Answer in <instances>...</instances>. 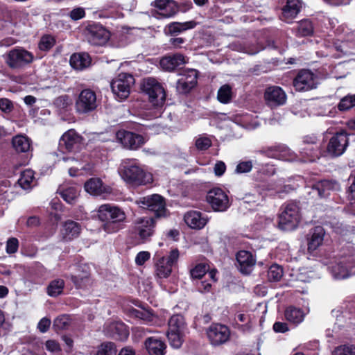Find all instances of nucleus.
Segmentation results:
<instances>
[{
  "label": "nucleus",
  "mask_w": 355,
  "mask_h": 355,
  "mask_svg": "<svg viewBox=\"0 0 355 355\" xmlns=\"http://www.w3.org/2000/svg\"><path fill=\"white\" fill-rule=\"evenodd\" d=\"M339 189L340 185L336 181L324 180L313 184L308 193L312 195L313 198L316 196L324 198L329 194L331 191Z\"/></svg>",
  "instance_id": "4be33fe9"
},
{
  "label": "nucleus",
  "mask_w": 355,
  "mask_h": 355,
  "mask_svg": "<svg viewBox=\"0 0 355 355\" xmlns=\"http://www.w3.org/2000/svg\"><path fill=\"white\" fill-rule=\"evenodd\" d=\"M85 15V10L82 8H76L73 9L69 16L73 20H79L83 18Z\"/></svg>",
  "instance_id": "774afa93"
},
{
  "label": "nucleus",
  "mask_w": 355,
  "mask_h": 355,
  "mask_svg": "<svg viewBox=\"0 0 355 355\" xmlns=\"http://www.w3.org/2000/svg\"><path fill=\"white\" fill-rule=\"evenodd\" d=\"M84 187L88 193L103 198H107L112 193V188L105 184L100 178H92L88 180L85 183Z\"/></svg>",
  "instance_id": "aec40b11"
},
{
  "label": "nucleus",
  "mask_w": 355,
  "mask_h": 355,
  "mask_svg": "<svg viewBox=\"0 0 355 355\" xmlns=\"http://www.w3.org/2000/svg\"><path fill=\"white\" fill-rule=\"evenodd\" d=\"M300 220V209L295 202H289L282 207L279 216V227L285 231L295 229Z\"/></svg>",
  "instance_id": "39448f33"
},
{
  "label": "nucleus",
  "mask_w": 355,
  "mask_h": 355,
  "mask_svg": "<svg viewBox=\"0 0 355 355\" xmlns=\"http://www.w3.org/2000/svg\"><path fill=\"white\" fill-rule=\"evenodd\" d=\"M333 277L336 279H343L355 275V266L346 260L339 261L329 267Z\"/></svg>",
  "instance_id": "b1692460"
},
{
  "label": "nucleus",
  "mask_w": 355,
  "mask_h": 355,
  "mask_svg": "<svg viewBox=\"0 0 355 355\" xmlns=\"http://www.w3.org/2000/svg\"><path fill=\"white\" fill-rule=\"evenodd\" d=\"M19 184L24 189H28L34 185L35 177L34 172L31 169L24 171L18 180Z\"/></svg>",
  "instance_id": "a19ab883"
},
{
  "label": "nucleus",
  "mask_w": 355,
  "mask_h": 355,
  "mask_svg": "<svg viewBox=\"0 0 355 355\" xmlns=\"http://www.w3.org/2000/svg\"><path fill=\"white\" fill-rule=\"evenodd\" d=\"M326 234L322 226H316L311 229L307 235V245L309 252H313L322 245Z\"/></svg>",
  "instance_id": "a878e982"
},
{
  "label": "nucleus",
  "mask_w": 355,
  "mask_h": 355,
  "mask_svg": "<svg viewBox=\"0 0 355 355\" xmlns=\"http://www.w3.org/2000/svg\"><path fill=\"white\" fill-rule=\"evenodd\" d=\"M70 65L76 70L82 71L91 64V58L87 53H73L70 58Z\"/></svg>",
  "instance_id": "72a5a7b5"
},
{
  "label": "nucleus",
  "mask_w": 355,
  "mask_h": 355,
  "mask_svg": "<svg viewBox=\"0 0 355 355\" xmlns=\"http://www.w3.org/2000/svg\"><path fill=\"white\" fill-rule=\"evenodd\" d=\"M59 194L62 199L69 204H73L77 198L79 191L76 187H69L68 188H60Z\"/></svg>",
  "instance_id": "ea45409f"
},
{
  "label": "nucleus",
  "mask_w": 355,
  "mask_h": 355,
  "mask_svg": "<svg viewBox=\"0 0 355 355\" xmlns=\"http://www.w3.org/2000/svg\"><path fill=\"white\" fill-rule=\"evenodd\" d=\"M80 230V225L77 222L68 220L63 225L62 235L65 241H71L79 236Z\"/></svg>",
  "instance_id": "f704fd0d"
},
{
  "label": "nucleus",
  "mask_w": 355,
  "mask_h": 355,
  "mask_svg": "<svg viewBox=\"0 0 355 355\" xmlns=\"http://www.w3.org/2000/svg\"><path fill=\"white\" fill-rule=\"evenodd\" d=\"M116 352L114 343L105 342L98 347L96 355H116Z\"/></svg>",
  "instance_id": "de8ad7c7"
},
{
  "label": "nucleus",
  "mask_w": 355,
  "mask_h": 355,
  "mask_svg": "<svg viewBox=\"0 0 355 355\" xmlns=\"http://www.w3.org/2000/svg\"><path fill=\"white\" fill-rule=\"evenodd\" d=\"M298 160L296 162H314L319 159L321 155L320 144L316 142V139L306 138L303 141L302 146L300 148Z\"/></svg>",
  "instance_id": "ddd939ff"
},
{
  "label": "nucleus",
  "mask_w": 355,
  "mask_h": 355,
  "mask_svg": "<svg viewBox=\"0 0 355 355\" xmlns=\"http://www.w3.org/2000/svg\"><path fill=\"white\" fill-rule=\"evenodd\" d=\"M295 31V35L299 37L310 35L313 31L312 23L308 19L302 20L297 24Z\"/></svg>",
  "instance_id": "79ce46f5"
},
{
  "label": "nucleus",
  "mask_w": 355,
  "mask_h": 355,
  "mask_svg": "<svg viewBox=\"0 0 355 355\" xmlns=\"http://www.w3.org/2000/svg\"><path fill=\"white\" fill-rule=\"evenodd\" d=\"M207 336L212 345H220L225 343L230 338L229 328L220 324H212L207 331Z\"/></svg>",
  "instance_id": "2eb2a0df"
},
{
  "label": "nucleus",
  "mask_w": 355,
  "mask_h": 355,
  "mask_svg": "<svg viewBox=\"0 0 355 355\" xmlns=\"http://www.w3.org/2000/svg\"><path fill=\"white\" fill-rule=\"evenodd\" d=\"M196 25L197 23L195 21L183 23L172 22L167 26L166 30L170 35H178L183 31L195 28Z\"/></svg>",
  "instance_id": "c9c22d12"
},
{
  "label": "nucleus",
  "mask_w": 355,
  "mask_h": 355,
  "mask_svg": "<svg viewBox=\"0 0 355 355\" xmlns=\"http://www.w3.org/2000/svg\"><path fill=\"white\" fill-rule=\"evenodd\" d=\"M349 191L352 195V199L350 200V202L347 207L348 211L352 214L355 215V171L354 175V180L349 187Z\"/></svg>",
  "instance_id": "680f3d73"
},
{
  "label": "nucleus",
  "mask_w": 355,
  "mask_h": 355,
  "mask_svg": "<svg viewBox=\"0 0 355 355\" xmlns=\"http://www.w3.org/2000/svg\"><path fill=\"white\" fill-rule=\"evenodd\" d=\"M83 137L73 129L65 132L59 141V148L62 151L76 153L83 144Z\"/></svg>",
  "instance_id": "f8f14e48"
},
{
  "label": "nucleus",
  "mask_w": 355,
  "mask_h": 355,
  "mask_svg": "<svg viewBox=\"0 0 355 355\" xmlns=\"http://www.w3.org/2000/svg\"><path fill=\"white\" fill-rule=\"evenodd\" d=\"M104 334L109 338L125 340L129 336V330L127 326L120 321H107L103 327Z\"/></svg>",
  "instance_id": "f3484780"
},
{
  "label": "nucleus",
  "mask_w": 355,
  "mask_h": 355,
  "mask_svg": "<svg viewBox=\"0 0 355 355\" xmlns=\"http://www.w3.org/2000/svg\"><path fill=\"white\" fill-rule=\"evenodd\" d=\"M253 167L252 160L241 161L238 163L235 168L236 173H245L251 171Z\"/></svg>",
  "instance_id": "bf43d9fd"
},
{
  "label": "nucleus",
  "mask_w": 355,
  "mask_h": 355,
  "mask_svg": "<svg viewBox=\"0 0 355 355\" xmlns=\"http://www.w3.org/2000/svg\"><path fill=\"white\" fill-rule=\"evenodd\" d=\"M19 247V241L16 238H10L6 243V252L8 254H12L17 251Z\"/></svg>",
  "instance_id": "e2e57ef3"
},
{
  "label": "nucleus",
  "mask_w": 355,
  "mask_h": 355,
  "mask_svg": "<svg viewBox=\"0 0 355 355\" xmlns=\"http://www.w3.org/2000/svg\"><path fill=\"white\" fill-rule=\"evenodd\" d=\"M32 53L22 48L13 49L8 54L7 63L11 68H19L33 62Z\"/></svg>",
  "instance_id": "dca6fc26"
},
{
  "label": "nucleus",
  "mask_w": 355,
  "mask_h": 355,
  "mask_svg": "<svg viewBox=\"0 0 355 355\" xmlns=\"http://www.w3.org/2000/svg\"><path fill=\"white\" fill-rule=\"evenodd\" d=\"M157 18H169L178 11L177 3L173 0H156L154 2Z\"/></svg>",
  "instance_id": "393cba45"
},
{
  "label": "nucleus",
  "mask_w": 355,
  "mask_h": 355,
  "mask_svg": "<svg viewBox=\"0 0 355 355\" xmlns=\"http://www.w3.org/2000/svg\"><path fill=\"white\" fill-rule=\"evenodd\" d=\"M85 37L91 45L104 46L110 38V33L102 24L92 21L85 27Z\"/></svg>",
  "instance_id": "423d86ee"
},
{
  "label": "nucleus",
  "mask_w": 355,
  "mask_h": 355,
  "mask_svg": "<svg viewBox=\"0 0 355 355\" xmlns=\"http://www.w3.org/2000/svg\"><path fill=\"white\" fill-rule=\"evenodd\" d=\"M232 88L230 85L225 84L219 88L217 93V98L220 103L227 104L232 101Z\"/></svg>",
  "instance_id": "37998d69"
},
{
  "label": "nucleus",
  "mask_w": 355,
  "mask_h": 355,
  "mask_svg": "<svg viewBox=\"0 0 355 355\" xmlns=\"http://www.w3.org/2000/svg\"><path fill=\"white\" fill-rule=\"evenodd\" d=\"M257 153L284 162H291L298 160V155L286 144L281 143L263 146L257 150Z\"/></svg>",
  "instance_id": "20e7f679"
},
{
  "label": "nucleus",
  "mask_w": 355,
  "mask_h": 355,
  "mask_svg": "<svg viewBox=\"0 0 355 355\" xmlns=\"http://www.w3.org/2000/svg\"><path fill=\"white\" fill-rule=\"evenodd\" d=\"M331 355H355V346L353 345H340L332 351Z\"/></svg>",
  "instance_id": "5fc2aeb1"
},
{
  "label": "nucleus",
  "mask_w": 355,
  "mask_h": 355,
  "mask_svg": "<svg viewBox=\"0 0 355 355\" xmlns=\"http://www.w3.org/2000/svg\"><path fill=\"white\" fill-rule=\"evenodd\" d=\"M12 146L18 153L28 152L31 148L30 139L24 135H17L12 138Z\"/></svg>",
  "instance_id": "4c0bfd02"
},
{
  "label": "nucleus",
  "mask_w": 355,
  "mask_h": 355,
  "mask_svg": "<svg viewBox=\"0 0 355 355\" xmlns=\"http://www.w3.org/2000/svg\"><path fill=\"white\" fill-rule=\"evenodd\" d=\"M0 110L6 114L11 112L13 110L12 101L6 98H0Z\"/></svg>",
  "instance_id": "0e129e2a"
},
{
  "label": "nucleus",
  "mask_w": 355,
  "mask_h": 355,
  "mask_svg": "<svg viewBox=\"0 0 355 355\" xmlns=\"http://www.w3.org/2000/svg\"><path fill=\"white\" fill-rule=\"evenodd\" d=\"M141 88L148 96L149 103L153 108L140 114L147 120L160 116L166 101L164 87L155 78H147L144 79Z\"/></svg>",
  "instance_id": "f257e3e1"
},
{
  "label": "nucleus",
  "mask_w": 355,
  "mask_h": 355,
  "mask_svg": "<svg viewBox=\"0 0 355 355\" xmlns=\"http://www.w3.org/2000/svg\"><path fill=\"white\" fill-rule=\"evenodd\" d=\"M64 282L61 279L51 281L47 287V293L51 297H57L62 293Z\"/></svg>",
  "instance_id": "c03bdc74"
},
{
  "label": "nucleus",
  "mask_w": 355,
  "mask_h": 355,
  "mask_svg": "<svg viewBox=\"0 0 355 355\" xmlns=\"http://www.w3.org/2000/svg\"><path fill=\"white\" fill-rule=\"evenodd\" d=\"M230 46H231L232 49H233L234 51L243 52V53H248L250 55H254V54L257 53L258 52H259L260 51H261L262 49H263V46H259V47L252 49L250 46H246L245 45H243L242 44H241L239 42L232 43V44H231Z\"/></svg>",
  "instance_id": "603ef678"
},
{
  "label": "nucleus",
  "mask_w": 355,
  "mask_h": 355,
  "mask_svg": "<svg viewBox=\"0 0 355 355\" xmlns=\"http://www.w3.org/2000/svg\"><path fill=\"white\" fill-rule=\"evenodd\" d=\"M118 172L121 178L131 186H141L151 184L153 181V175L145 171L134 159H124L120 164Z\"/></svg>",
  "instance_id": "f03ea898"
},
{
  "label": "nucleus",
  "mask_w": 355,
  "mask_h": 355,
  "mask_svg": "<svg viewBox=\"0 0 355 355\" xmlns=\"http://www.w3.org/2000/svg\"><path fill=\"white\" fill-rule=\"evenodd\" d=\"M208 272V277L211 282H216L217 278L216 275L217 270L215 269L209 270V266L205 263H200L196 265L190 270V275L193 279H200Z\"/></svg>",
  "instance_id": "473e14b6"
},
{
  "label": "nucleus",
  "mask_w": 355,
  "mask_h": 355,
  "mask_svg": "<svg viewBox=\"0 0 355 355\" xmlns=\"http://www.w3.org/2000/svg\"><path fill=\"white\" fill-rule=\"evenodd\" d=\"M135 82V78L132 74L121 73L112 79L110 86L113 94L120 101H123L129 96L130 89Z\"/></svg>",
  "instance_id": "0eeeda50"
},
{
  "label": "nucleus",
  "mask_w": 355,
  "mask_h": 355,
  "mask_svg": "<svg viewBox=\"0 0 355 355\" xmlns=\"http://www.w3.org/2000/svg\"><path fill=\"white\" fill-rule=\"evenodd\" d=\"M195 145L198 150H205L211 146V141L209 137L205 135H199L196 138Z\"/></svg>",
  "instance_id": "13d9d810"
},
{
  "label": "nucleus",
  "mask_w": 355,
  "mask_h": 355,
  "mask_svg": "<svg viewBox=\"0 0 355 355\" xmlns=\"http://www.w3.org/2000/svg\"><path fill=\"white\" fill-rule=\"evenodd\" d=\"M187 62V58L181 53H175L168 55L159 61L161 68L167 71H172L177 67L183 65Z\"/></svg>",
  "instance_id": "cd10ccee"
},
{
  "label": "nucleus",
  "mask_w": 355,
  "mask_h": 355,
  "mask_svg": "<svg viewBox=\"0 0 355 355\" xmlns=\"http://www.w3.org/2000/svg\"><path fill=\"white\" fill-rule=\"evenodd\" d=\"M76 110L79 114H87L97 107L96 94L91 89H85L80 92L75 104Z\"/></svg>",
  "instance_id": "1a4fd4ad"
},
{
  "label": "nucleus",
  "mask_w": 355,
  "mask_h": 355,
  "mask_svg": "<svg viewBox=\"0 0 355 355\" xmlns=\"http://www.w3.org/2000/svg\"><path fill=\"white\" fill-rule=\"evenodd\" d=\"M308 313L309 310L304 311L301 308L290 306L285 310L284 316L288 322L297 326L304 321Z\"/></svg>",
  "instance_id": "2f4dec72"
},
{
  "label": "nucleus",
  "mask_w": 355,
  "mask_h": 355,
  "mask_svg": "<svg viewBox=\"0 0 355 355\" xmlns=\"http://www.w3.org/2000/svg\"><path fill=\"white\" fill-rule=\"evenodd\" d=\"M55 44V39L51 35H43L38 44V47L41 51H47L50 50Z\"/></svg>",
  "instance_id": "864d4df0"
},
{
  "label": "nucleus",
  "mask_w": 355,
  "mask_h": 355,
  "mask_svg": "<svg viewBox=\"0 0 355 355\" xmlns=\"http://www.w3.org/2000/svg\"><path fill=\"white\" fill-rule=\"evenodd\" d=\"M277 168L275 164L266 163L261 164L257 171V179H261L263 177H271L276 173Z\"/></svg>",
  "instance_id": "a18cd8bd"
},
{
  "label": "nucleus",
  "mask_w": 355,
  "mask_h": 355,
  "mask_svg": "<svg viewBox=\"0 0 355 355\" xmlns=\"http://www.w3.org/2000/svg\"><path fill=\"white\" fill-rule=\"evenodd\" d=\"M197 77L198 73L196 69H189L184 71L177 82L178 91L182 94L189 92L196 86Z\"/></svg>",
  "instance_id": "412c9836"
},
{
  "label": "nucleus",
  "mask_w": 355,
  "mask_h": 355,
  "mask_svg": "<svg viewBox=\"0 0 355 355\" xmlns=\"http://www.w3.org/2000/svg\"><path fill=\"white\" fill-rule=\"evenodd\" d=\"M236 261L239 270L243 274H248L255 263L252 254L245 250L239 251L236 254Z\"/></svg>",
  "instance_id": "7c9ffc66"
},
{
  "label": "nucleus",
  "mask_w": 355,
  "mask_h": 355,
  "mask_svg": "<svg viewBox=\"0 0 355 355\" xmlns=\"http://www.w3.org/2000/svg\"><path fill=\"white\" fill-rule=\"evenodd\" d=\"M70 324V317L66 314L59 315L53 320V327L55 330L67 329L69 327Z\"/></svg>",
  "instance_id": "09e8293b"
},
{
  "label": "nucleus",
  "mask_w": 355,
  "mask_h": 355,
  "mask_svg": "<svg viewBox=\"0 0 355 355\" xmlns=\"http://www.w3.org/2000/svg\"><path fill=\"white\" fill-rule=\"evenodd\" d=\"M237 123L247 129H254L259 125L256 119H253L250 114L241 116L236 121Z\"/></svg>",
  "instance_id": "8fccbe9b"
},
{
  "label": "nucleus",
  "mask_w": 355,
  "mask_h": 355,
  "mask_svg": "<svg viewBox=\"0 0 355 355\" xmlns=\"http://www.w3.org/2000/svg\"><path fill=\"white\" fill-rule=\"evenodd\" d=\"M302 7L301 0H287L282 8L281 19L286 23H291L294 19Z\"/></svg>",
  "instance_id": "c85d7f7f"
},
{
  "label": "nucleus",
  "mask_w": 355,
  "mask_h": 355,
  "mask_svg": "<svg viewBox=\"0 0 355 355\" xmlns=\"http://www.w3.org/2000/svg\"><path fill=\"white\" fill-rule=\"evenodd\" d=\"M355 106V95H349L343 97L338 105L340 111H345Z\"/></svg>",
  "instance_id": "4d7b16f0"
},
{
  "label": "nucleus",
  "mask_w": 355,
  "mask_h": 355,
  "mask_svg": "<svg viewBox=\"0 0 355 355\" xmlns=\"http://www.w3.org/2000/svg\"><path fill=\"white\" fill-rule=\"evenodd\" d=\"M283 276L282 268L277 265H272L268 270V278L270 282H278Z\"/></svg>",
  "instance_id": "3c124183"
},
{
  "label": "nucleus",
  "mask_w": 355,
  "mask_h": 355,
  "mask_svg": "<svg viewBox=\"0 0 355 355\" xmlns=\"http://www.w3.org/2000/svg\"><path fill=\"white\" fill-rule=\"evenodd\" d=\"M46 350L53 354H58L61 351L59 343L54 340H49L45 343Z\"/></svg>",
  "instance_id": "69168bd1"
},
{
  "label": "nucleus",
  "mask_w": 355,
  "mask_h": 355,
  "mask_svg": "<svg viewBox=\"0 0 355 355\" xmlns=\"http://www.w3.org/2000/svg\"><path fill=\"white\" fill-rule=\"evenodd\" d=\"M156 220L153 217L142 216L137 218L132 223L130 234L141 243L150 241L155 232Z\"/></svg>",
  "instance_id": "7ed1b4c3"
},
{
  "label": "nucleus",
  "mask_w": 355,
  "mask_h": 355,
  "mask_svg": "<svg viewBox=\"0 0 355 355\" xmlns=\"http://www.w3.org/2000/svg\"><path fill=\"white\" fill-rule=\"evenodd\" d=\"M207 201L216 211H225L230 205L225 191L218 187H214L209 191Z\"/></svg>",
  "instance_id": "9b49d317"
},
{
  "label": "nucleus",
  "mask_w": 355,
  "mask_h": 355,
  "mask_svg": "<svg viewBox=\"0 0 355 355\" xmlns=\"http://www.w3.org/2000/svg\"><path fill=\"white\" fill-rule=\"evenodd\" d=\"M156 275L159 278L168 277L172 272V266L167 263L166 257H162L156 263Z\"/></svg>",
  "instance_id": "58836bf2"
},
{
  "label": "nucleus",
  "mask_w": 355,
  "mask_h": 355,
  "mask_svg": "<svg viewBox=\"0 0 355 355\" xmlns=\"http://www.w3.org/2000/svg\"><path fill=\"white\" fill-rule=\"evenodd\" d=\"M105 223L103 225V228L108 234H112L118 232L121 228V223L112 221V220H104Z\"/></svg>",
  "instance_id": "052dcab7"
},
{
  "label": "nucleus",
  "mask_w": 355,
  "mask_h": 355,
  "mask_svg": "<svg viewBox=\"0 0 355 355\" xmlns=\"http://www.w3.org/2000/svg\"><path fill=\"white\" fill-rule=\"evenodd\" d=\"M145 348L149 355H165L166 345L157 337H149L144 342Z\"/></svg>",
  "instance_id": "c756f323"
},
{
  "label": "nucleus",
  "mask_w": 355,
  "mask_h": 355,
  "mask_svg": "<svg viewBox=\"0 0 355 355\" xmlns=\"http://www.w3.org/2000/svg\"><path fill=\"white\" fill-rule=\"evenodd\" d=\"M264 98L268 105L276 107L286 103V94L280 87L271 86L266 89Z\"/></svg>",
  "instance_id": "5701e85b"
},
{
  "label": "nucleus",
  "mask_w": 355,
  "mask_h": 355,
  "mask_svg": "<svg viewBox=\"0 0 355 355\" xmlns=\"http://www.w3.org/2000/svg\"><path fill=\"white\" fill-rule=\"evenodd\" d=\"M349 144V139L345 131L336 132L329 139L327 146V153L331 157L342 155Z\"/></svg>",
  "instance_id": "9d476101"
},
{
  "label": "nucleus",
  "mask_w": 355,
  "mask_h": 355,
  "mask_svg": "<svg viewBox=\"0 0 355 355\" xmlns=\"http://www.w3.org/2000/svg\"><path fill=\"white\" fill-rule=\"evenodd\" d=\"M137 204L140 207L153 211L155 218L164 217L166 215L165 202L158 194L141 198L137 200Z\"/></svg>",
  "instance_id": "6e6552de"
},
{
  "label": "nucleus",
  "mask_w": 355,
  "mask_h": 355,
  "mask_svg": "<svg viewBox=\"0 0 355 355\" xmlns=\"http://www.w3.org/2000/svg\"><path fill=\"white\" fill-rule=\"evenodd\" d=\"M150 257V252L147 251L139 252L135 257V263L137 266H142Z\"/></svg>",
  "instance_id": "338daca9"
},
{
  "label": "nucleus",
  "mask_w": 355,
  "mask_h": 355,
  "mask_svg": "<svg viewBox=\"0 0 355 355\" xmlns=\"http://www.w3.org/2000/svg\"><path fill=\"white\" fill-rule=\"evenodd\" d=\"M317 84V76L306 69L301 70L293 80V86L299 92L313 89Z\"/></svg>",
  "instance_id": "a211bd4d"
},
{
  "label": "nucleus",
  "mask_w": 355,
  "mask_h": 355,
  "mask_svg": "<svg viewBox=\"0 0 355 355\" xmlns=\"http://www.w3.org/2000/svg\"><path fill=\"white\" fill-rule=\"evenodd\" d=\"M135 317L142 320L146 324H152L155 319V316L149 311L146 309L133 310Z\"/></svg>",
  "instance_id": "6e6d98bb"
},
{
  "label": "nucleus",
  "mask_w": 355,
  "mask_h": 355,
  "mask_svg": "<svg viewBox=\"0 0 355 355\" xmlns=\"http://www.w3.org/2000/svg\"><path fill=\"white\" fill-rule=\"evenodd\" d=\"M185 332H175L168 331L167 337L171 346L177 349L180 348L182 345V338Z\"/></svg>",
  "instance_id": "49530a36"
},
{
  "label": "nucleus",
  "mask_w": 355,
  "mask_h": 355,
  "mask_svg": "<svg viewBox=\"0 0 355 355\" xmlns=\"http://www.w3.org/2000/svg\"><path fill=\"white\" fill-rule=\"evenodd\" d=\"M184 221L191 229L201 230L207 223L208 218L201 212L192 210L184 214Z\"/></svg>",
  "instance_id": "bb28decb"
},
{
  "label": "nucleus",
  "mask_w": 355,
  "mask_h": 355,
  "mask_svg": "<svg viewBox=\"0 0 355 355\" xmlns=\"http://www.w3.org/2000/svg\"><path fill=\"white\" fill-rule=\"evenodd\" d=\"M175 332H186L187 326L182 315H174L168 321V330Z\"/></svg>",
  "instance_id": "e433bc0d"
},
{
  "label": "nucleus",
  "mask_w": 355,
  "mask_h": 355,
  "mask_svg": "<svg viewBox=\"0 0 355 355\" xmlns=\"http://www.w3.org/2000/svg\"><path fill=\"white\" fill-rule=\"evenodd\" d=\"M116 139L123 148L130 150H137L146 141L142 135L124 130H119L116 133Z\"/></svg>",
  "instance_id": "4468645a"
},
{
  "label": "nucleus",
  "mask_w": 355,
  "mask_h": 355,
  "mask_svg": "<svg viewBox=\"0 0 355 355\" xmlns=\"http://www.w3.org/2000/svg\"><path fill=\"white\" fill-rule=\"evenodd\" d=\"M98 217L101 221L112 220L121 223L125 219V214L117 207L109 204L101 205L98 209Z\"/></svg>",
  "instance_id": "6ab92c4d"
}]
</instances>
